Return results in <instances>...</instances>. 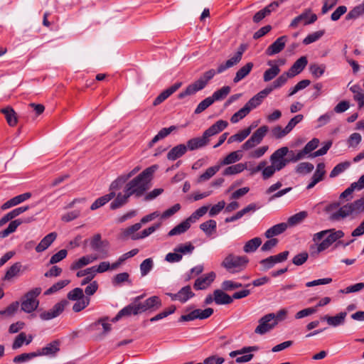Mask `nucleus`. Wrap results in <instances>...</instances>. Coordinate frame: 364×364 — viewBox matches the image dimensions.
<instances>
[{
  "mask_svg": "<svg viewBox=\"0 0 364 364\" xmlns=\"http://www.w3.org/2000/svg\"><path fill=\"white\" fill-rule=\"evenodd\" d=\"M363 214H364V197L341 205L331 214V218L335 221H341L346 218L355 220Z\"/></svg>",
  "mask_w": 364,
  "mask_h": 364,
  "instance_id": "obj_1",
  "label": "nucleus"
},
{
  "mask_svg": "<svg viewBox=\"0 0 364 364\" xmlns=\"http://www.w3.org/2000/svg\"><path fill=\"white\" fill-rule=\"evenodd\" d=\"M156 169V166H150L143 171L136 177L126 184L125 192L136 197L141 196L149 189V183L153 173Z\"/></svg>",
  "mask_w": 364,
  "mask_h": 364,
  "instance_id": "obj_2",
  "label": "nucleus"
},
{
  "mask_svg": "<svg viewBox=\"0 0 364 364\" xmlns=\"http://www.w3.org/2000/svg\"><path fill=\"white\" fill-rule=\"evenodd\" d=\"M139 171V167L134 168L132 171L129 172L128 173H124L119 176L117 179H115L110 185L109 193L99 198H97L91 205V210H96L107 203H108L110 200H112L115 196V191L120 189L124 183L132 176L136 173Z\"/></svg>",
  "mask_w": 364,
  "mask_h": 364,
  "instance_id": "obj_3",
  "label": "nucleus"
},
{
  "mask_svg": "<svg viewBox=\"0 0 364 364\" xmlns=\"http://www.w3.org/2000/svg\"><path fill=\"white\" fill-rule=\"evenodd\" d=\"M345 233L341 230L328 229L320 231L313 235L312 240L315 243L319 242L322 238H326L317 245L316 252L319 253L327 250L333 243L336 242L343 238Z\"/></svg>",
  "mask_w": 364,
  "mask_h": 364,
  "instance_id": "obj_4",
  "label": "nucleus"
},
{
  "mask_svg": "<svg viewBox=\"0 0 364 364\" xmlns=\"http://www.w3.org/2000/svg\"><path fill=\"white\" fill-rule=\"evenodd\" d=\"M216 73H218L217 70L214 69H210L205 72L199 79L190 84L183 92L179 93L178 98L182 99L186 96L194 95L197 92L203 90Z\"/></svg>",
  "mask_w": 364,
  "mask_h": 364,
  "instance_id": "obj_5",
  "label": "nucleus"
},
{
  "mask_svg": "<svg viewBox=\"0 0 364 364\" xmlns=\"http://www.w3.org/2000/svg\"><path fill=\"white\" fill-rule=\"evenodd\" d=\"M249 259L246 256L229 254L225 257L221 265L230 273H238L246 268Z\"/></svg>",
  "mask_w": 364,
  "mask_h": 364,
  "instance_id": "obj_6",
  "label": "nucleus"
},
{
  "mask_svg": "<svg viewBox=\"0 0 364 364\" xmlns=\"http://www.w3.org/2000/svg\"><path fill=\"white\" fill-rule=\"evenodd\" d=\"M41 289L40 287L34 288L28 291L21 301V310L26 313L34 311L38 306L39 301L36 299L41 294Z\"/></svg>",
  "mask_w": 364,
  "mask_h": 364,
  "instance_id": "obj_7",
  "label": "nucleus"
},
{
  "mask_svg": "<svg viewBox=\"0 0 364 364\" xmlns=\"http://www.w3.org/2000/svg\"><path fill=\"white\" fill-rule=\"evenodd\" d=\"M195 247L191 242L181 244L173 249V252H169L166 255L165 260L169 263L179 262L183 255H191Z\"/></svg>",
  "mask_w": 364,
  "mask_h": 364,
  "instance_id": "obj_8",
  "label": "nucleus"
},
{
  "mask_svg": "<svg viewBox=\"0 0 364 364\" xmlns=\"http://www.w3.org/2000/svg\"><path fill=\"white\" fill-rule=\"evenodd\" d=\"M289 152L287 146L281 147L270 156L269 161L271 164L277 169L281 171L283 169L289 162H292L291 158L287 159L286 156Z\"/></svg>",
  "mask_w": 364,
  "mask_h": 364,
  "instance_id": "obj_9",
  "label": "nucleus"
},
{
  "mask_svg": "<svg viewBox=\"0 0 364 364\" xmlns=\"http://www.w3.org/2000/svg\"><path fill=\"white\" fill-rule=\"evenodd\" d=\"M268 131L269 127L267 126L263 125L260 127L252 134L250 138L242 145V150L247 151L259 144Z\"/></svg>",
  "mask_w": 364,
  "mask_h": 364,
  "instance_id": "obj_10",
  "label": "nucleus"
},
{
  "mask_svg": "<svg viewBox=\"0 0 364 364\" xmlns=\"http://www.w3.org/2000/svg\"><path fill=\"white\" fill-rule=\"evenodd\" d=\"M273 318L274 313L267 314L260 318L258 321L259 325L255 329V333L263 335L273 329L277 326Z\"/></svg>",
  "mask_w": 364,
  "mask_h": 364,
  "instance_id": "obj_11",
  "label": "nucleus"
},
{
  "mask_svg": "<svg viewBox=\"0 0 364 364\" xmlns=\"http://www.w3.org/2000/svg\"><path fill=\"white\" fill-rule=\"evenodd\" d=\"M213 314V309L207 308L204 310L197 309L191 311L187 314L182 315L178 321H191L196 319H205L209 318Z\"/></svg>",
  "mask_w": 364,
  "mask_h": 364,
  "instance_id": "obj_12",
  "label": "nucleus"
},
{
  "mask_svg": "<svg viewBox=\"0 0 364 364\" xmlns=\"http://www.w3.org/2000/svg\"><path fill=\"white\" fill-rule=\"evenodd\" d=\"M318 139L314 138L313 139H311L305 145L303 149L299 151L296 154L292 155V162L299 161L301 159H305L308 154H311V153L318 146Z\"/></svg>",
  "mask_w": 364,
  "mask_h": 364,
  "instance_id": "obj_13",
  "label": "nucleus"
},
{
  "mask_svg": "<svg viewBox=\"0 0 364 364\" xmlns=\"http://www.w3.org/2000/svg\"><path fill=\"white\" fill-rule=\"evenodd\" d=\"M142 313L141 311L139 303H134L132 301L129 305L121 309L114 318H112V322L119 321L123 316H129L131 315H138Z\"/></svg>",
  "mask_w": 364,
  "mask_h": 364,
  "instance_id": "obj_14",
  "label": "nucleus"
},
{
  "mask_svg": "<svg viewBox=\"0 0 364 364\" xmlns=\"http://www.w3.org/2000/svg\"><path fill=\"white\" fill-rule=\"evenodd\" d=\"M166 294L172 301H179L181 303H186L188 299L195 296L189 285L183 287L177 293H167Z\"/></svg>",
  "mask_w": 364,
  "mask_h": 364,
  "instance_id": "obj_15",
  "label": "nucleus"
},
{
  "mask_svg": "<svg viewBox=\"0 0 364 364\" xmlns=\"http://www.w3.org/2000/svg\"><path fill=\"white\" fill-rule=\"evenodd\" d=\"M67 304L68 301L65 300L57 303L53 306V307L51 309L47 311L42 312L40 314V318L42 320L48 321L57 317L63 311Z\"/></svg>",
  "mask_w": 364,
  "mask_h": 364,
  "instance_id": "obj_16",
  "label": "nucleus"
},
{
  "mask_svg": "<svg viewBox=\"0 0 364 364\" xmlns=\"http://www.w3.org/2000/svg\"><path fill=\"white\" fill-rule=\"evenodd\" d=\"M141 312L147 311H155L162 306L161 299L158 296H152L148 298L143 303H139Z\"/></svg>",
  "mask_w": 364,
  "mask_h": 364,
  "instance_id": "obj_17",
  "label": "nucleus"
},
{
  "mask_svg": "<svg viewBox=\"0 0 364 364\" xmlns=\"http://www.w3.org/2000/svg\"><path fill=\"white\" fill-rule=\"evenodd\" d=\"M346 316L347 313L342 311L333 316L325 315L321 320L326 321L329 326L337 327L344 324Z\"/></svg>",
  "mask_w": 364,
  "mask_h": 364,
  "instance_id": "obj_18",
  "label": "nucleus"
},
{
  "mask_svg": "<svg viewBox=\"0 0 364 364\" xmlns=\"http://www.w3.org/2000/svg\"><path fill=\"white\" fill-rule=\"evenodd\" d=\"M288 41L287 36L279 37L273 43H272L266 50V53L268 55H274L280 53L285 47Z\"/></svg>",
  "mask_w": 364,
  "mask_h": 364,
  "instance_id": "obj_19",
  "label": "nucleus"
},
{
  "mask_svg": "<svg viewBox=\"0 0 364 364\" xmlns=\"http://www.w3.org/2000/svg\"><path fill=\"white\" fill-rule=\"evenodd\" d=\"M215 274L213 272H209L199 278H198L194 283V288L197 290L205 289L214 281Z\"/></svg>",
  "mask_w": 364,
  "mask_h": 364,
  "instance_id": "obj_20",
  "label": "nucleus"
},
{
  "mask_svg": "<svg viewBox=\"0 0 364 364\" xmlns=\"http://www.w3.org/2000/svg\"><path fill=\"white\" fill-rule=\"evenodd\" d=\"M271 93V89L264 88L254 97H252L246 104V107L250 108V111L257 107L262 102V100Z\"/></svg>",
  "mask_w": 364,
  "mask_h": 364,
  "instance_id": "obj_21",
  "label": "nucleus"
},
{
  "mask_svg": "<svg viewBox=\"0 0 364 364\" xmlns=\"http://www.w3.org/2000/svg\"><path fill=\"white\" fill-rule=\"evenodd\" d=\"M308 64V60L306 56H301L298 60H296L291 67L288 70V74L290 77H294V76L301 73L303 70L306 68Z\"/></svg>",
  "mask_w": 364,
  "mask_h": 364,
  "instance_id": "obj_22",
  "label": "nucleus"
},
{
  "mask_svg": "<svg viewBox=\"0 0 364 364\" xmlns=\"http://www.w3.org/2000/svg\"><path fill=\"white\" fill-rule=\"evenodd\" d=\"M228 125L227 121L225 120H218L215 124L211 125L208 129H206L203 134L207 137V139H210V138L213 136L218 134V133L223 131Z\"/></svg>",
  "mask_w": 364,
  "mask_h": 364,
  "instance_id": "obj_23",
  "label": "nucleus"
},
{
  "mask_svg": "<svg viewBox=\"0 0 364 364\" xmlns=\"http://www.w3.org/2000/svg\"><path fill=\"white\" fill-rule=\"evenodd\" d=\"M60 350V343L58 341H53L47 344L45 347L42 348L36 352L37 356L42 355H55Z\"/></svg>",
  "mask_w": 364,
  "mask_h": 364,
  "instance_id": "obj_24",
  "label": "nucleus"
},
{
  "mask_svg": "<svg viewBox=\"0 0 364 364\" xmlns=\"http://www.w3.org/2000/svg\"><path fill=\"white\" fill-rule=\"evenodd\" d=\"M210 139H207L204 134L200 137H195L187 141V149L193 151L205 146L208 144Z\"/></svg>",
  "mask_w": 364,
  "mask_h": 364,
  "instance_id": "obj_25",
  "label": "nucleus"
},
{
  "mask_svg": "<svg viewBox=\"0 0 364 364\" xmlns=\"http://www.w3.org/2000/svg\"><path fill=\"white\" fill-rule=\"evenodd\" d=\"M181 82H176L168 89L164 90L156 99L154 100L153 105L157 106L164 100H166L170 95L174 93L181 86Z\"/></svg>",
  "mask_w": 364,
  "mask_h": 364,
  "instance_id": "obj_26",
  "label": "nucleus"
},
{
  "mask_svg": "<svg viewBox=\"0 0 364 364\" xmlns=\"http://www.w3.org/2000/svg\"><path fill=\"white\" fill-rule=\"evenodd\" d=\"M57 234L55 232H50L46 235L36 247L37 252H42L48 249L51 244L55 240Z\"/></svg>",
  "mask_w": 364,
  "mask_h": 364,
  "instance_id": "obj_27",
  "label": "nucleus"
},
{
  "mask_svg": "<svg viewBox=\"0 0 364 364\" xmlns=\"http://www.w3.org/2000/svg\"><path fill=\"white\" fill-rule=\"evenodd\" d=\"M214 301L218 305L230 304L232 302V298L228 294L224 292V290L216 289L213 291Z\"/></svg>",
  "mask_w": 364,
  "mask_h": 364,
  "instance_id": "obj_28",
  "label": "nucleus"
},
{
  "mask_svg": "<svg viewBox=\"0 0 364 364\" xmlns=\"http://www.w3.org/2000/svg\"><path fill=\"white\" fill-rule=\"evenodd\" d=\"M97 259V256L86 255L80 257V259L74 261L70 267L71 270H77L82 267L92 263Z\"/></svg>",
  "mask_w": 364,
  "mask_h": 364,
  "instance_id": "obj_29",
  "label": "nucleus"
},
{
  "mask_svg": "<svg viewBox=\"0 0 364 364\" xmlns=\"http://www.w3.org/2000/svg\"><path fill=\"white\" fill-rule=\"evenodd\" d=\"M187 151L185 144H179L172 148L167 154V159L170 161H175L181 157Z\"/></svg>",
  "mask_w": 364,
  "mask_h": 364,
  "instance_id": "obj_30",
  "label": "nucleus"
},
{
  "mask_svg": "<svg viewBox=\"0 0 364 364\" xmlns=\"http://www.w3.org/2000/svg\"><path fill=\"white\" fill-rule=\"evenodd\" d=\"M287 228V224L281 223L277 224L266 230L264 235L267 238H272L279 234L284 232Z\"/></svg>",
  "mask_w": 364,
  "mask_h": 364,
  "instance_id": "obj_31",
  "label": "nucleus"
},
{
  "mask_svg": "<svg viewBox=\"0 0 364 364\" xmlns=\"http://www.w3.org/2000/svg\"><path fill=\"white\" fill-rule=\"evenodd\" d=\"M131 196L129 192H125V189L124 190V193H119L115 199L111 203L110 208L112 209H117L124 204H126L128 201V198Z\"/></svg>",
  "mask_w": 364,
  "mask_h": 364,
  "instance_id": "obj_32",
  "label": "nucleus"
},
{
  "mask_svg": "<svg viewBox=\"0 0 364 364\" xmlns=\"http://www.w3.org/2000/svg\"><path fill=\"white\" fill-rule=\"evenodd\" d=\"M254 65L252 63H247L244 66L240 68L236 73L235 76L233 79L235 83L239 82L240 80L247 76L251 72Z\"/></svg>",
  "mask_w": 364,
  "mask_h": 364,
  "instance_id": "obj_33",
  "label": "nucleus"
},
{
  "mask_svg": "<svg viewBox=\"0 0 364 364\" xmlns=\"http://www.w3.org/2000/svg\"><path fill=\"white\" fill-rule=\"evenodd\" d=\"M105 243V241H102L101 235L100 234L95 235L90 242V246L94 250L103 252V255L101 257V258L107 257L108 255L107 251L104 252L102 250Z\"/></svg>",
  "mask_w": 364,
  "mask_h": 364,
  "instance_id": "obj_34",
  "label": "nucleus"
},
{
  "mask_svg": "<svg viewBox=\"0 0 364 364\" xmlns=\"http://www.w3.org/2000/svg\"><path fill=\"white\" fill-rule=\"evenodd\" d=\"M200 228L206 236L210 237L216 232L217 223L215 220L210 219L201 223Z\"/></svg>",
  "mask_w": 364,
  "mask_h": 364,
  "instance_id": "obj_35",
  "label": "nucleus"
},
{
  "mask_svg": "<svg viewBox=\"0 0 364 364\" xmlns=\"http://www.w3.org/2000/svg\"><path fill=\"white\" fill-rule=\"evenodd\" d=\"M262 239L260 237H254L245 242L243 247V251L245 253L255 252L257 248L262 245Z\"/></svg>",
  "mask_w": 364,
  "mask_h": 364,
  "instance_id": "obj_36",
  "label": "nucleus"
},
{
  "mask_svg": "<svg viewBox=\"0 0 364 364\" xmlns=\"http://www.w3.org/2000/svg\"><path fill=\"white\" fill-rule=\"evenodd\" d=\"M242 58L240 57V54H235L232 58L228 60L225 63L220 64L217 69L218 73H222L227 69L233 67L237 65Z\"/></svg>",
  "mask_w": 364,
  "mask_h": 364,
  "instance_id": "obj_37",
  "label": "nucleus"
},
{
  "mask_svg": "<svg viewBox=\"0 0 364 364\" xmlns=\"http://www.w3.org/2000/svg\"><path fill=\"white\" fill-rule=\"evenodd\" d=\"M242 157V154H241V151H235L230 152L229 154H228L223 160L220 161V164L219 165L225 166V165H229L232 164L238 161H240Z\"/></svg>",
  "mask_w": 364,
  "mask_h": 364,
  "instance_id": "obj_38",
  "label": "nucleus"
},
{
  "mask_svg": "<svg viewBox=\"0 0 364 364\" xmlns=\"http://www.w3.org/2000/svg\"><path fill=\"white\" fill-rule=\"evenodd\" d=\"M247 168V164L239 163L235 165L230 166L225 168V170L223 172V174L224 176L235 175L242 172L244 170Z\"/></svg>",
  "mask_w": 364,
  "mask_h": 364,
  "instance_id": "obj_39",
  "label": "nucleus"
},
{
  "mask_svg": "<svg viewBox=\"0 0 364 364\" xmlns=\"http://www.w3.org/2000/svg\"><path fill=\"white\" fill-rule=\"evenodd\" d=\"M268 65L272 67L264 73L263 79L264 82H269L273 80L280 73L279 66L277 65H272V61H269Z\"/></svg>",
  "mask_w": 364,
  "mask_h": 364,
  "instance_id": "obj_40",
  "label": "nucleus"
},
{
  "mask_svg": "<svg viewBox=\"0 0 364 364\" xmlns=\"http://www.w3.org/2000/svg\"><path fill=\"white\" fill-rule=\"evenodd\" d=\"M21 263L16 262L14 264L7 269L2 279L4 281H11L14 277H17L18 275L21 271Z\"/></svg>",
  "mask_w": 364,
  "mask_h": 364,
  "instance_id": "obj_41",
  "label": "nucleus"
},
{
  "mask_svg": "<svg viewBox=\"0 0 364 364\" xmlns=\"http://www.w3.org/2000/svg\"><path fill=\"white\" fill-rule=\"evenodd\" d=\"M350 90L354 94L353 99L358 102V107L362 108L364 106V92L357 85L350 87Z\"/></svg>",
  "mask_w": 364,
  "mask_h": 364,
  "instance_id": "obj_42",
  "label": "nucleus"
},
{
  "mask_svg": "<svg viewBox=\"0 0 364 364\" xmlns=\"http://www.w3.org/2000/svg\"><path fill=\"white\" fill-rule=\"evenodd\" d=\"M1 112L5 115L7 123L10 126L14 127L16 124L17 117L16 116L14 110L11 107H6L5 108H3L1 109Z\"/></svg>",
  "mask_w": 364,
  "mask_h": 364,
  "instance_id": "obj_43",
  "label": "nucleus"
},
{
  "mask_svg": "<svg viewBox=\"0 0 364 364\" xmlns=\"http://www.w3.org/2000/svg\"><path fill=\"white\" fill-rule=\"evenodd\" d=\"M252 129V127L250 126V127H247V129H245L239 132L238 133L231 136L228 139V142L230 144L233 141H237V142L242 141L250 134Z\"/></svg>",
  "mask_w": 364,
  "mask_h": 364,
  "instance_id": "obj_44",
  "label": "nucleus"
},
{
  "mask_svg": "<svg viewBox=\"0 0 364 364\" xmlns=\"http://www.w3.org/2000/svg\"><path fill=\"white\" fill-rule=\"evenodd\" d=\"M364 14V0L363 2L352 9L346 16V20L356 19Z\"/></svg>",
  "mask_w": 364,
  "mask_h": 364,
  "instance_id": "obj_45",
  "label": "nucleus"
},
{
  "mask_svg": "<svg viewBox=\"0 0 364 364\" xmlns=\"http://www.w3.org/2000/svg\"><path fill=\"white\" fill-rule=\"evenodd\" d=\"M220 165L209 167L203 174L199 176L198 183H202L208 181L220 170Z\"/></svg>",
  "mask_w": 364,
  "mask_h": 364,
  "instance_id": "obj_46",
  "label": "nucleus"
},
{
  "mask_svg": "<svg viewBox=\"0 0 364 364\" xmlns=\"http://www.w3.org/2000/svg\"><path fill=\"white\" fill-rule=\"evenodd\" d=\"M289 78H291L288 74V71L282 74L279 77H277L273 83L267 87L266 89H271V92L277 88L282 87L288 80Z\"/></svg>",
  "mask_w": 364,
  "mask_h": 364,
  "instance_id": "obj_47",
  "label": "nucleus"
},
{
  "mask_svg": "<svg viewBox=\"0 0 364 364\" xmlns=\"http://www.w3.org/2000/svg\"><path fill=\"white\" fill-rule=\"evenodd\" d=\"M231 88L230 86H223L220 89L215 91L212 96H210L213 102L215 101H220L225 99L230 92Z\"/></svg>",
  "mask_w": 364,
  "mask_h": 364,
  "instance_id": "obj_48",
  "label": "nucleus"
},
{
  "mask_svg": "<svg viewBox=\"0 0 364 364\" xmlns=\"http://www.w3.org/2000/svg\"><path fill=\"white\" fill-rule=\"evenodd\" d=\"M326 66L324 64L312 63L309 65L311 74L316 78L321 77L325 73Z\"/></svg>",
  "mask_w": 364,
  "mask_h": 364,
  "instance_id": "obj_49",
  "label": "nucleus"
},
{
  "mask_svg": "<svg viewBox=\"0 0 364 364\" xmlns=\"http://www.w3.org/2000/svg\"><path fill=\"white\" fill-rule=\"evenodd\" d=\"M20 225L21 222L18 219L12 220L5 230L0 232V238H5L14 232Z\"/></svg>",
  "mask_w": 364,
  "mask_h": 364,
  "instance_id": "obj_50",
  "label": "nucleus"
},
{
  "mask_svg": "<svg viewBox=\"0 0 364 364\" xmlns=\"http://www.w3.org/2000/svg\"><path fill=\"white\" fill-rule=\"evenodd\" d=\"M159 227L160 223L150 226L149 228L142 230L141 232L132 235V240H137L140 239H144L150 235L151 234H152Z\"/></svg>",
  "mask_w": 364,
  "mask_h": 364,
  "instance_id": "obj_51",
  "label": "nucleus"
},
{
  "mask_svg": "<svg viewBox=\"0 0 364 364\" xmlns=\"http://www.w3.org/2000/svg\"><path fill=\"white\" fill-rule=\"evenodd\" d=\"M314 168L312 164L309 162L299 163L295 168V171L298 174L306 175L311 173Z\"/></svg>",
  "mask_w": 364,
  "mask_h": 364,
  "instance_id": "obj_52",
  "label": "nucleus"
},
{
  "mask_svg": "<svg viewBox=\"0 0 364 364\" xmlns=\"http://www.w3.org/2000/svg\"><path fill=\"white\" fill-rule=\"evenodd\" d=\"M250 112V108H247L245 105L243 107L240 109L231 117L230 122L232 124L237 123L240 119L245 118Z\"/></svg>",
  "mask_w": 364,
  "mask_h": 364,
  "instance_id": "obj_53",
  "label": "nucleus"
},
{
  "mask_svg": "<svg viewBox=\"0 0 364 364\" xmlns=\"http://www.w3.org/2000/svg\"><path fill=\"white\" fill-rule=\"evenodd\" d=\"M190 228L188 223L183 221L176 227H174L173 229H171L168 235V236H174L177 235H181L186 231H187Z\"/></svg>",
  "mask_w": 364,
  "mask_h": 364,
  "instance_id": "obj_54",
  "label": "nucleus"
},
{
  "mask_svg": "<svg viewBox=\"0 0 364 364\" xmlns=\"http://www.w3.org/2000/svg\"><path fill=\"white\" fill-rule=\"evenodd\" d=\"M69 283H70V280H68V279L58 281V282H56L55 284L52 285L49 289H48L45 291V294L50 295V294H54V293L58 291L59 290L62 289L63 288H64Z\"/></svg>",
  "mask_w": 364,
  "mask_h": 364,
  "instance_id": "obj_55",
  "label": "nucleus"
},
{
  "mask_svg": "<svg viewBox=\"0 0 364 364\" xmlns=\"http://www.w3.org/2000/svg\"><path fill=\"white\" fill-rule=\"evenodd\" d=\"M299 16H302L301 20L304 25L313 23L317 20V16L313 14L311 9H306Z\"/></svg>",
  "mask_w": 364,
  "mask_h": 364,
  "instance_id": "obj_56",
  "label": "nucleus"
},
{
  "mask_svg": "<svg viewBox=\"0 0 364 364\" xmlns=\"http://www.w3.org/2000/svg\"><path fill=\"white\" fill-rule=\"evenodd\" d=\"M18 307H19L18 301L12 302L5 309L0 311V315L4 316L6 317H11L16 314V312L18 309Z\"/></svg>",
  "mask_w": 364,
  "mask_h": 364,
  "instance_id": "obj_57",
  "label": "nucleus"
},
{
  "mask_svg": "<svg viewBox=\"0 0 364 364\" xmlns=\"http://www.w3.org/2000/svg\"><path fill=\"white\" fill-rule=\"evenodd\" d=\"M124 282H130L129 274L127 272H122L116 274L112 279L113 286H119Z\"/></svg>",
  "mask_w": 364,
  "mask_h": 364,
  "instance_id": "obj_58",
  "label": "nucleus"
},
{
  "mask_svg": "<svg viewBox=\"0 0 364 364\" xmlns=\"http://www.w3.org/2000/svg\"><path fill=\"white\" fill-rule=\"evenodd\" d=\"M154 267V262L151 258L144 259L140 264L141 275L144 277L149 274Z\"/></svg>",
  "mask_w": 364,
  "mask_h": 364,
  "instance_id": "obj_59",
  "label": "nucleus"
},
{
  "mask_svg": "<svg viewBox=\"0 0 364 364\" xmlns=\"http://www.w3.org/2000/svg\"><path fill=\"white\" fill-rule=\"evenodd\" d=\"M324 33L325 31L323 30L318 31L312 33H310L303 40V43L304 45H309L310 43L316 42L318 39H320L324 35Z\"/></svg>",
  "mask_w": 364,
  "mask_h": 364,
  "instance_id": "obj_60",
  "label": "nucleus"
},
{
  "mask_svg": "<svg viewBox=\"0 0 364 364\" xmlns=\"http://www.w3.org/2000/svg\"><path fill=\"white\" fill-rule=\"evenodd\" d=\"M307 215L308 214L306 211H301L298 213H296L289 218L288 223L290 225H295L299 224L307 217Z\"/></svg>",
  "mask_w": 364,
  "mask_h": 364,
  "instance_id": "obj_61",
  "label": "nucleus"
},
{
  "mask_svg": "<svg viewBox=\"0 0 364 364\" xmlns=\"http://www.w3.org/2000/svg\"><path fill=\"white\" fill-rule=\"evenodd\" d=\"M326 164L323 162L318 163L316 166L315 172L312 178L318 180L319 182L323 181L326 175Z\"/></svg>",
  "mask_w": 364,
  "mask_h": 364,
  "instance_id": "obj_62",
  "label": "nucleus"
},
{
  "mask_svg": "<svg viewBox=\"0 0 364 364\" xmlns=\"http://www.w3.org/2000/svg\"><path fill=\"white\" fill-rule=\"evenodd\" d=\"M350 166V163L345 161L337 164L330 173V178H335L340 173H343L346 169Z\"/></svg>",
  "mask_w": 364,
  "mask_h": 364,
  "instance_id": "obj_63",
  "label": "nucleus"
},
{
  "mask_svg": "<svg viewBox=\"0 0 364 364\" xmlns=\"http://www.w3.org/2000/svg\"><path fill=\"white\" fill-rule=\"evenodd\" d=\"M271 133L274 138L279 139L289 134V132L288 129H286V127L282 128L281 126L277 125L272 129Z\"/></svg>",
  "mask_w": 364,
  "mask_h": 364,
  "instance_id": "obj_64",
  "label": "nucleus"
}]
</instances>
